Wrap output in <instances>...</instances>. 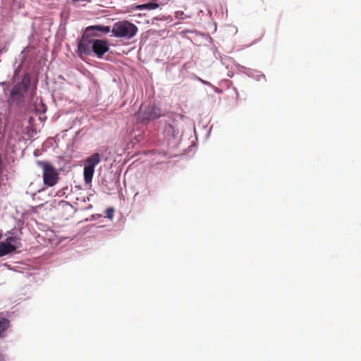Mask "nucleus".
<instances>
[{"label":"nucleus","mask_w":361,"mask_h":361,"mask_svg":"<svg viewBox=\"0 0 361 361\" xmlns=\"http://www.w3.org/2000/svg\"><path fill=\"white\" fill-rule=\"evenodd\" d=\"M111 32L116 37L129 39L137 34V27L135 25L128 20H123L115 23Z\"/></svg>","instance_id":"f03ea898"},{"label":"nucleus","mask_w":361,"mask_h":361,"mask_svg":"<svg viewBox=\"0 0 361 361\" xmlns=\"http://www.w3.org/2000/svg\"><path fill=\"white\" fill-rule=\"evenodd\" d=\"M37 165L43 170V181L44 185L52 187L56 184L59 174L51 164L42 161H37Z\"/></svg>","instance_id":"20e7f679"},{"label":"nucleus","mask_w":361,"mask_h":361,"mask_svg":"<svg viewBox=\"0 0 361 361\" xmlns=\"http://www.w3.org/2000/svg\"><path fill=\"white\" fill-rule=\"evenodd\" d=\"M1 237H2V234H1V233L0 232V239L1 238Z\"/></svg>","instance_id":"6ab92c4d"},{"label":"nucleus","mask_w":361,"mask_h":361,"mask_svg":"<svg viewBox=\"0 0 361 361\" xmlns=\"http://www.w3.org/2000/svg\"><path fill=\"white\" fill-rule=\"evenodd\" d=\"M31 86V77L25 73L20 82L16 84L10 92L8 103L10 106H22L25 104V94Z\"/></svg>","instance_id":"f257e3e1"},{"label":"nucleus","mask_w":361,"mask_h":361,"mask_svg":"<svg viewBox=\"0 0 361 361\" xmlns=\"http://www.w3.org/2000/svg\"><path fill=\"white\" fill-rule=\"evenodd\" d=\"M164 133L169 139L176 137L179 133V129L178 128L177 121L174 118H172L171 121H169V123L165 128Z\"/></svg>","instance_id":"1a4fd4ad"},{"label":"nucleus","mask_w":361,"mask_h":361,"mask_svg":"<svg viewBox=\"0 0 361 361\" xmlns=\"http://www.w3.org/2000/svg\"><path fill=\"white\" fill-rule=\"evenodd\" d=\"M114 213V209L112 207H109L106 210L105 217L111 220L113 219Z\"/></svg>","instance_id":"4468645a"},{"label":"nucleus","mask_w":361,"mask_h":361,"mask_svg":"<svg viewBox=\"0 0 361 361\" xmlns=\"http://www.w3.org/2000/svg\"><path fill=\"white\" fill-rule=\"evenodd\" d=\"M163 114L161 109L156 106H140L137 118L138 122L145 124L151 120L159 118Z\"/></svg>","instance_id":"39448f33"},{"label":"nucleus","mask_w":361,"mask_h":361,"mask_svg":"<svg viewBox=\"0 0 361 361\" xmlns=\"http://www.w3.org/2000/svg\"><path fill=\"white\" fill-rule=\"evenodd\" d=\"M108 51L109 44L106 40L94 39L92 54L98 58H102Z\"/></svg>","instance_id":"0eeeda50"},{"label":"nucleus","mask_w":361,"mask_h":361,"mask_svg":"<svg viewBox=\"0 0 361 361\" xmlns=\"http://www.w3.org/2000/svg\"><path fill=\"white\" fill-rule=\"evenodd\" d=\"M240 68H243V69L247 70V68H245L244 66H240Z\"/></svg>","instance_id":"f3484780"},{"label":"nucleus","mask_w":361,"mask_h":361,"mask_svg":"<svg viewBox=\"0 0 361 361\" xmlns=\"http://www.w3.org/2000/svg\"><path fill=\"white\" fill-rule=\"evenodd\" d=\"M91 29L84 32L82 38L78 44V50L80 54L90 56L92 54L94 39H90Z\"/></svg>","instance_id":"423d86ee"},{"label":"nucleus","mask_w":361,"mask_h":361,"mask_svg":"<svg viewBox=\"0 0 361 361\" xmlns=\"http://www.w3.org/2000/svg\"><path fill=\"white\" fill-rule=\"evenodd\" d=\"M34 91H35L34 90H32V93H31V94H32V95L33 94Z\"/></svg>","instance_id":"a211bd4d"},{"label":"nucleus","mask_w":361,"mask_h":361,"mask_svg":"<svg viewBox=\"0 0 361 361\" xmlns=\"http://www.w3.org/2000/svg\"><path fill=\"white\" fill-rule=\"evenodd\" d=\"M245 73L247 75V76H249L250 78H253L254 79H255L257 81H260L262 79L265 80V75L264 74L261 73L260 72L247 69V71H246Z\"/></svg>","instance_id":"f8f14e48"},{"label":"nucleus","mask_w":361,"mask_h":361,"mask_svg":"<svg viewBox=\"0 0 361 361\" xmlns=\"http://www.w3.org/2000/svg\"><path fill=\"white\" fill-rule=\"evenodd\" d=\"M180 15V16H183V12H180V11H178L176 13V16L178 17V16Z\"/></svg>","instance_id":"dca6fc26"},{"label":"nucleus","mask_w":361,"mask_h":361,"mask_svg":"<svg viewBox=\"0 0 361 361\" xmlns=\"http://www.w3.org/2000/svg\"><path fill=\"white\" fill-rule=\"evenodd\" d=\"M88 29H91L90 39H92V37L98 36L97 32H99L107 34L111 31L109 26L92 25L86 27L84 32H86Z\"/></svg>","instance_id":"9d476101"},{"label":"nucleus","mask_w":361,"mask_h":361,"mask_svg":"<svg viewBox=\"0 0 361 361\" xmlns=\"http://www.w3.org/2000/svg\"><path fill=\"white\" fill-rule=\"evenodd\" d=\"M0 361H5V356L0 352Z\"/></svg>","instance_id":"2eb2a0df"},{"label":"nucleus","mask_w":361,"mask_h":361,"mask_svg":"<svg viewBox=\"0 0 361 361\" xmlns=\"http://www.w3.org/2000/svg\"><path fill=\"white\" fill-rule=\"evenodd\" d=\"M9 320L5 318H1L0 319V336L3 334V332L7 329L9 326Z\"/></svg>","instance_id":"ddd939ff"},{"label":"nucleus","mask_w":361,"mask_h":361,"mask_svg":"<svg viewBox=\"0 0 361 361\" xmlns=\"http://www.w3.org/2000/svg\"><path fill=\"white\" fill-rule=\"evenodd\" d=\"M16 239L13 237H8L5 242L0 243V257L8 255L16 250V247L13 245Z\"/></svg>","instance_id":"6e6552de"},{"label":"nucleus","mask_w":361,"mask_h":361,"mask_svg":"<svg viewBox=\"0 0 361 361\" xmlns=\"http://www.w3.org/2000/svg\"><path fill=\"white\" fill-rule=\"evenodd\" d=\"M101 162V156L99 153H94L84 160L83 176L86 184L92 183L94 169Z\"/></svg>","instance_id":"7ed1b4c3"},{"label":"nucleus","mask_w":361,"mask_h":361,"mask_svg":"<svg viewBox=\"0 0 361 361\" xmlns=\"http://www.w3.org/2000/svg\"><path fill=\"white\" fill-rule=\"evenodd\" d=\"M159 6V5L154 1H151L147 4H140L136 6V10L137 11H142L144 9L147 10H154L157 8Z\"/></svg>","instance_id":"9b49d317"}]
</instances>
